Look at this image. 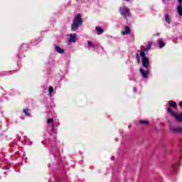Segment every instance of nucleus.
<instances>
[{
	"instance_id": "19",
	"label": "nucleus",
	"mask_w": 182,
	"mask_h": 182,
	"mask_svg": "<svg viewBox=\"0 0 182 182\" xmlns=\"http://www.w3.org/2000/svg\"><path fill=\"white\" fill-rule=\"evenodd\" d=\"M136 60L138 65H140V55L139 53L136 54Z\"/></svg>"
},
{
	"instance_id": "7",
	"label": "nucleus",
	"mask_w": 182,
	"mask_h": 182,
	"mask_svg": "<svg viewBox=\"0 0 182 182\" xmlns=\"http://www.w3.org/2000/svg\"><path fill=\"white\" fill-rule=\"evenodd\" d=\"M152 46H153V42L149 41L148 43V46L144 48V52H149V50H150V49H151Z\"/></svg>"
},
{
	"instance_id": "17",
	"label": "nucleus",
	"mask_w": 182,
	"mask_h": 182,
	"mask_svg": "<svg viewBox=\"0 0 182 182\" xmlns=\"http://www.w3.org/2000/svg\"><path fill=\"white\" fill-rule=\"evenodd\" d=\"M139 124L147 125V124H149V121L140 120V121H139Z\"/></svg>"
},
{
	"instance_id": "18",
	"label": "nucleus",
	"mask_w": 182,
	"mask_h": 182,
	"mask_svg": "<svg viewBox=\"0 0 182 182\" xmlns=\"http://www.w3.org/2000/svg\"><path fill=\"white\" fill-rule=\"evenodd\" d=\"M23 112L26 114V116H27V117L31 116V113H29V109H25L23 110Z\"/></svg>"
},
{
	"instance_id": "2",
	"label": "nucleus",
	"mask_w": 182,
	"mask_h": 182,
	"mask_svg": "<svg viewBox=\"0 0 182 182\" xmlns=\"http://www.w3.org/2000/svg\"><path fill=\"white\" fill-rule=\"evenodd\" d=\"M129 9L128 7H120L119 12L122 15V16H124V18L127 16H130V14H129Z\"/></svg>"
},
{
	"instance_id": "25",
	"label": "nucleus",
	"mask_w": 182,
	"mask_h": 182,
	"mask_svg": "<svg viewBox=\"0 0 182 182\" xmlns=\"http://www.w3.org/2000/svg\"><path fill=\"white\" fill-rule=\"evenodd\" d=\"M52 130H53V132H55V125L54 124L52 125Z\"/></svg>"
},
{
	"instance_id": "15",
	"label": "nucleus",
	"mask_w": 182,
	"mask_h": 182,
	"mask_svg": "<svg viewBox=\"0 0 182 182\" xmlns=\"http://www.w3.org/2000/svg\"><path fill=\"white\" fill-rule=\"evenodd\" d=\"M165 21H166V22L168 23V25H170V23H171V20H170V16H168V14H166Z\"/></svg>"
},
{
	"instance_id": "10",
	"label": "nucleus",
	"mask_w": 182,
	"mask_h": 182,
	"mask_svg": "<svg viewBox=\"0 0 182 182\" xmlns=\"http://www.w3.org/2000/svg\"><path fill=\"white\" fill-rule=\"evenodd\" d=\"M176 10H177V12H178V15H179L180 16H182V4H179L176 7Z\"/></svg>"
},
{
	"instance_id": "9",
	"label": "nucleus",
	"mask_w": 182,
	"mask_h": 182,
	"mask_svg": "<svg viewBox=\"0 0 182 182\" xmlns=\"http://www.w3.org/2000/svg\"><path fill=\"white\" fill-rule=\"evenodd\" d=\"M171 129L172 130V132H174V133H182V127H179L178 128L172 127V128H171Z\"/></svg>"
},
{
	"instance_id": "16",
	"label": "nucleus",
	"mask_w": 182,
	"mask_h": 182,
	"mask_svg": "<svg viewBox=\"0 0 182 182\" xmlns=\"http://www.w3.org/2000/svg\"><path fill=\"white\" fill-rule=\"evenodd\" d=\"M139 55H140V56H141L142 59H144V58H147V57H146L145 51H143L141 50H140Z\"/></svg>"
},
{
	"instance_id": "3",
	"label": "nucleus",
	"mask_w": 182,
	"mask_h": 182,
	"mask_svg": "<svg viewBox=\"0 0 182 182\" xmlns=\"http://www.w3.org/2000/svg\"><path fill=\"white\" fill-rule=\"evenodd\" d=\"M139 72H140L142 77H144V79H147V77H149V75H150V70H149V69L145 70L143 68H139Z\"/></svg>"
},
{
	"instance_id": "23",
	"label": "nucleus",
	"mask_w": 182,
	"mask_h": 182,
	"mask_svg": "<svg viewBox=\"0 0 182 182\" xmlns=\"http://www.w3.org/2000/svg\"><path fill=\"white\" fill-rule=\"evenodd\" d=\"M48 123H53V119H48Z\"/></svg>"
},
{
	"instance_id": "4",
	"label": "nucleus",
	"mask_w": 182,
	"mask_h": 182,
	"mask_svg": "<svg viewBox=\"0 0 182 182\" xmlns=\"http://www.w3.org/2000/svg\"><path fill=\"white\" fill-rule=\"evenodd\" d=\"M142 66H144V68L150 66V60L148 58H142Z\"/></svg>"
},
{
	"instance_id": "22",
	"label": "nucleus",
	"mask_w": 182,
	"mask_h": 182,
	"mask_svg": "<svg viewBox=\"0 0 182 182\" xmlns=\"http://www.w3.org/2000/svg\"><path fill=\"white\" fill-rule=\"evenodd\" d=\"M48 92L50 95H52V93H53V87H49Z\"/></svg>"
},
{
	"instance_id": "1",
	"label": "nucleus",
	"mask_w": 182,
	"mask_h": 182,
	"mask_svg": "<svg viewBox=\"0 0 182 182\" xmlns=\"http://www.w3.org/2000/svg\"><path fill=\"white\" fill-rule=\"evenodd\" d=\"M82 23H83L82 16L80 15V14H78L73 20V23L71 26V30L77 31V29H79V26H80Z\"/></svg>"
},
{
	"instance_id": "13",
	"label": "nucleus",
	"mask_w": 182,
	"mask_h": 182,
	"mask_svg": "<svg viewBox=\"0 0 182 182\" xmlns=\"http://www.w3.org/2000/svg\"><path fill=\"white\" fill-rule=\"evenodd\" d=\"M169 106H171V107H174V109H177V103L173 100L169 101Z\"/></svg>"
},
{
	"instance_id": "6",
	"label": "nucleus",
	"mask_w": 182,
	"mask_h": 182,
	"mask_svg": "<svg viewBox=\"0 0 182 182\" xmlns=\"http://www.w3.org/2000/svg\"><path fill=\"white\" fill-rule=\"evenodd\" d=\"M68 41H69V42H71V43L76 42V33L70 34V38Z\"/></svg>"
},
{
	"instance_id": "5",
	"label": "nucleus",
	"mask_w": 182,
	"mask_h": 182,
	"mask_svg": "<svg viewBox=\"0 0 182 182\" xmlns=\"http://www.w3.org/2000/svg\"><path fill=\"white\" fill-rule=\"evenodd\" d=\"M129 33H130V27H129V26H126L124 27V31H122V35H129Z\"/></svg>"
},
{
	"instance_id": "11",
	"label": "nucleus",
	"mask_w": 182,
	"mask_h": 182,
	"mask_svg": "<svg viewBox=\"0 0 182 182\" xmlns=\"http://www.w3.org/2000/svg\"><path fill=\"white\" fill-rule=\"evenodd\" d=\"M95 29L97 32V35H102V33L105 32V30H103L102 27L100 26L96 27Z\"/></svg>"
},
{
	"instance_id": "12",
	"label": "nucleus",
	"mask_w": 182,
	"mask_h": 182,
	"mask_svg": "<svg viewBox=\"0 0 182 182\" xmlns=\"http://www.w3.org/2000/svg\"><path fill=\"white\" fill-rule=\"evenodd\" d=\"M55 50L58 53H65V50L60 48L59 46H55Z\"/></svg>"
},
{
	"instance_id": "8",
	"label": "nucleus",
	"mask_w": 182,
	"mask_h": 182,
	"mask_svg": "<svg viewBox=\"0 0 182 182\" xmlns=\"http://www.w3.org/2000/svg\"><path fill=\"white\" fill-rule=\"evenodd\" d=\"M173 117H175L177 122H182V113L179 114H177L176 113H175V115H173Z\"/></svg>"
},
{
	"instance_id": "27",
	"label": "nucleus",
	"mask_w": 182,
	"mask_h": 182,
	"mask_svg": "<svg viewBox=\"0 0 182 182\" xmlns=\"http://www.w3.org/2000/svg\"><path fill=\"white\" fill-rule=\"evenodd\" d=\"M178 105L181 107H182V102H180Z\"/></svg>"
},
{
	"instance_id": "24",
	"label": "nucleus",
	"mask_w": 182,
	"mask_h": 182,
	"mask_svg": "<svg viewBox=\"0 0 182 182\" xmlns=\"http://www.w3.org/2000/svg\"><path fill=\"white\" fill-rule=\"evenodd\" d=\"M176 167H177V165H173L172 166V169L173 170H176Z\"/></svg>"
},
{
	"instance_id": "21",
	"label": "nucleus",
	"mask_w": 182,
	"mask_h": 182,
	"mask_svg": "<svg viewBox=\"0 0 182 182\" xmlns=\"http://www.w3.org/2000/svg\"><path fill=\"white\" fill-rule=\"evenodd\" d=\"M87 43H88V48H95V45H93V43H92V41H88Z\"/></svg>"
},
{
	"instance_id": "26",
	"label": "nucleus",
	"mask_w": 182,
	"mask_h": 182,
	"mask_svg": "<svg viewBox=\"0 0 182 182\" xmlns=\"http://www.w3.org/2000/svg\"><path fill=\"white\" fill-rule=\"evenodd\" d=\"M178 2L179 4V5H181L182 4V0H178Z\"/></svg>"
},
{
	"instance_id": "28",
	"label": "nucleus",
	"mask_w": 182,
	"mask_h": 182,
	"mask_svg": "<svg viewBox=\"0 0 182 182\" xmlns=\"http://www.w3.org/2000/svg\"><path fill=\"white\" fill-rule=\"evenodd\" d=\"M160 35V33H156V36H159Z\"/></svg>"
},
{
	"instance_id": "14",
	"label": "nucleus",
	"mask_w": 182,
	"mask_h": 182,
	"mask_svg": "<svg viewBox=\"0 0 182 182\" xmlns=\"http://www.w3.org/2000/svg\"><path fill=\"white\" fill-rule=\"evenodd\" d=\"M167 112L168 113H170L171 116L172 117L176 116V112H173V110L171 109V107H168Z\"/></svg>"
},
{
	"instance_id": "20",
	"label": "nucleus",
	"mask_w": 182,
	"mask_h": 182,
	"mask_svg": "<svg viewBox=\"0 0 182 182\" xmlns=\"http://www.w3.org/2000/svg\"><path fill=\"white\" fill-rule=\"evenodd\" d=\"M164 46H166V44L163 42V40H161L159 41V48L161 49V48H164Z\"/></svg>"
}]
</instances>
